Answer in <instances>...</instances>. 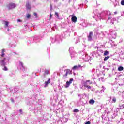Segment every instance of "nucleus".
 I'll return each mask as SVG.
<instances>
[{
    "label": "nucleus",
    "instance_id": "34",
    "mask_svg": "<svg viewBox=\"0 0 124 124\" xmlns=\"http://www.w3.org/2000/svg\"><path fill=\"white\" fill-rule=\"evenodd\" d=\"M108 20H110V17H108Z\"/></svg>",
    "mask_w": 124,
    "mask_h": 124
},
{
    "label": "nucleus",
    "instance_id": "1",
    "mask_svg": "<svg viewBox=\"0 0 124 124\" xmlns=\"http://www.w3.org/2000/svg\"><path fill=\"white\" fill-rule=\"evenodd\" d=\"M9 58L8 57H4L3 59L0 60V65L2 66H4L3 68V70L4 71H7L8 70L7 67L5 66L8 64V62H9Z\"/></svg>",
    "mask_w": 124,
    "mask_h": 124
},
{
    "label": "nucleus",
    "instance_id": "5",
    "mask_svg": "<svg viewBox=\"0 0 124 124\" xmlns=\"http://www.w3.org/2000/svg\"><path fill=\"white\" fill-rule=\"evenodd\" d=\"M93 32H90L89 33V35L87 36L88 41H92V40H93Z\"/></svg>",
    "mask_w": 124,
    "mask_h": 124
},
{
    "label": "nucleus",
    "instance_id": "30",
    "mask_svg": "<svg viewBox=\"0 0 124 124\" xmlns=\"http://www.w3.org/2000/svg\"><path fill=\"white\" fill-rule=\"evenodd\" d=\"M52 16H53V15L52 14H50V18L52 17Z\"/></svg>",
    "mask_w": 124,
    "mask_h": 124
},
{
    "label": "nucleus",
    "instance_id": "10",
    "mask_svg": "<svg viewBox=\"0 0 124 124\" xmlns=\"http://www.w3.org/2000/svg\"><path fill=\"white\" fill-rule=\"evenodd\" d=\"M5 49H2V51H1V57L0 58H4V56H5V54H4V52H5Z\"/></svg>",
    "mask_w": 124,
    "mask_h": 124
},
{
    "label": "nucleus",
    "instance_id": "15",
    "mask_svg": "<svg viewBox=\"0 0 124 124\" xmlns=\"http://www.w3.org/2000/svg\"><path fill=\"white\" fill-rule=\"evenodd\" d=\"M19 64H20V65H21V66L22 67V68H23V69H25V67H24V64H23V62H20Z\"/></svg>",
    "mask_w": 124,
    "mask_h": 124
},
{
    "label": "nucleus",
    "instance_id": "11",
    "mask_svg": "<svg viewBox=\"0 0 124 124\" xmlns=\"http://www.w3.org/2000/svg\"><path fill=\"white\" fill-rule=\"evenodd\" d=\"M94 102H95V101H94V100H93V99H91L90 101H89V103L90 104H93L94 103Z\"/></svg>",
    "mask_w": 124,
    "mask_h": 124
},
{
    "label": "nucleus",
    "instance_id": "28",
    "mask_svg": "<svg viewBox=\"0 0 124 124\" xmlns=\"http://www.w3.org/2000/svg\"><path fill=\"white\" fill-rule=\"evenodd\" d=\"M7 31H9V28H8V29H7Z\"/></svg>",
    "mask_w": 124,
    "mask_h": 124
},
{
    "label": "nucleus",
    "instance_id": "24",
    "mask_svg": "<svg viewBox=\"0 0 124 124\" xmlns=\"http://www.w3.org/2000/svg\"><path fill=\"white\" fill-rule=\"evenodd\" d=\"M45 74H49V71H46L45 72Z\"/></svg>",
    "mask_w": 124,
    "mask_h": 124
},
{
    "label": "nucleus",
    "instance_id": "16",
    "mask_svg": "<svg viewBox=\"0 0 124 124\" xmlns=\"http://www.w3.org/2000/svg\"><path fill=\"white\" fill-rule=\"evenodd\" d=\"M109 54V52L107 51H105L104 53V56H107Z\"/></svg>",
    "mask_w": 124,
    "mask_h": 124
},
{
    "label": "nucleus",
    "instance_id": "25",
    "mask_svg": "<svg viewBox=\"0 0 124 124\" xmlns=\"http://www.w3.org/2000/svg\"><path fill=\"white\" fill-rule=\"evenodd\" d=\"M85 124H91V122L90 121H87L85 123Z\"/></svg>",
    "mask_w": 124,
    "mask_h": 124
},
{
    "label": "nucleus",
    "instance_id": "7",
    "mask_svg": "<svg viewBox=\"0 0 124 124\" xmlns=\"http://www.w3.org/2000/svg\"><path fill=\"white\" fill-rule=\"evenodd\" d=\"M51 83V78H49L47 81H45V86L44 88H47L48 87V85Z\"/></svg>",
    "mask_w": 124,
    "mask_h": 124
},
{
    "label": "nucleus",
    "instance_id": "2",
    "mask_svg": "<svg viewBox=\"0 0 124 124\" xmlns=\"http://www.w3.org/2000/svg\"><path fill=\"white\" fill-rule=\"evenodd\" d=\"M6 7L9 10H11L16 7V4L12 2L8 3L7 4Z\"/></svg>",
    "mask_w": 124,
    "mask_h": 124
},
{
    "label": "nucleus",
    "instance_id": "8",
    "mask_svg": "<svg viewBox=\"0 0 124 124\" xmlns=\"http://www.w3.org/2000/svg\"><path fill=\"white\" fill-rule=\"evenodd\" d=\"M4 25H5V28H8V25H9V22L6 21L5 20L3 21Z\"/></svg>",
    "mask_w": 124,
    "mask_h": 124
},
{
    "label": "nucleus",
    "instance_id": "31",
    "mask_svg": "<svg viewBox=\"0 0 124 124\" xmlns=\"http://www.w3.org/2000/svg\"><path fill=\"white\" fill-rule=\"evenodd\" d=\"M90 82V80H87V81H86V82H87V83H88V82Z\"/></svg>",
    "mask_w": 124,
    "mask_h": 124
},
{
    "label": "nucleus",
    "instance_id": "32",
    "mask_svg": "<svg viewBox=\"0 0 124 124\" xmlns=\"http://www.w3.org/2000/svg\"><path fill=\"white\" fill-rule=\"evenodd\" d=\"M114 14H117V12H114Z\"/></svg>",
    "mask_w": 124,
    "mask_h": 124
},
{
    "label": "nucleus",
    "instance_id": "22",
    "mask_svg": "<svg viewBox=\"0 0 124 124\" xmlns=\"http://www.w3.org/2000/svg\"><path fill=\"white\" fill-rule=\"evenodd\" d=\"M121 5H124V0H122L121 2Z\"/></svg>",
    "mask_w": 124,
    "mask_h": 124
},
{
    "label": "nucleus",
    "instance_id": "19",
    "mask_svg": "<svg viewBox=\"0 0 124 124\" xmlns=\"http://www.w3.org/2000/svg\"><path fill=\"white\" fill-rule=\"evenodd\" d=\"M87 86H88V82H87V81H86V82L84 83V87H85V88H86Z\"/></svg>",
    "mask_w": 124,
    "mask_h": 124
},
{
    "label": "nucleus",
    "instance_id": "27",
    "mask_svg": "<svg viewBox=\"0 0 124 124\" xmlns=\"http://www.w3.org/2000/svg\"><path fill=\"white\" fill-rule=\"evenodd\" d=\"M17 22H22V20L20 19H17Z\"/></svg>",
    "mask_w": 124,
    "mask_h": 124
},
{
    "label": "nucleus",
    "instance_id": "9",
    "mask_svg": "<svg viewBox=\"0 0 124 124\" xmlns=\"http://www.w3.org/2000/svg\"><path fill=\"white\" fill-rule=\"evenodd\" d=\"M80 67H81V65L74 66L72 68V70H76V69H78V68H80Z\"/></svg>",
    "mask_w": 124,
    "mask_h": 124
},
{
    "label": "nucleus",
    "instance_id": "6",
    "mask_svg": "<svg viewBox=\"0 0 124 124\" xmlns=\"http://www.w3.org/2000/svg\"><path fill=\"white\" fill-rule=\"evenodd\" d=\"M71 21L73 22V23H76V22H77V17L73 15H72Z\"/></svg>",
    "mask_w": 124,
    "mask_h": 124
},
{
    "label": "nucleus",
    "instance_id": "3",
    "mask_svg": "<svg viewBox=\"0 0 124 124\" xmlns=\"http://www.w3.org/2000/svg\"><path fill=\"white\" fill-rule=\"evenodd\" d=\"M68 74H70V70L67 69L66 70L65 74L63 75V79H66L67 78V75H68Z\"/></svg>",
    "mask_w": 124,
    "mask_h": 124
},
{
    "label": "nucleus",
    "instance_id": "29",
    "mask_svg": "<svg viewBox=\"0 0 124 124\" xmlns=\"http://www.w3.org/2000/svg\"><path fill=\"white\" fill-rule=\"evenodd\" d=\"M19 111H20V113L22 112V109H20Z\"/></svg>",
    "mask_w": 124,
    "mask_h": 124
},
{
    "label": "nucleus",
    "instance_id": "17",
    "mask_svg": "<svg viewBox=\"0 0 124 124\" xmlns=\"http://www.w3.org/2000/svg\"><path fill=\"white\" fill-rule=\"evenodd\" d=\"M108 59H110V56L105 57L104 59V61H107V60H108Z\"/></svg>",
    "mask_w": 124,
    "mask_h": 124
},
{
    "label": "nucleus",
    "instance_id": "4",
    "mask_svg": "<svg viewBox=\"0 0 124 124\" xmlns=\"http://www.w3.org/2000/svg\"><path fill=\"white\" fill-rule=\"evenodd\" d=\"M73 81V78H71L70 79V80L69 81H67L66 82L65 88H68V87L70 86V84L72 83Z\"/></svg>",
    "mask_w": 124,
    "mask_h": 124
},
{
    "label": "nucleus",
    "instance_id": "35",
    "mask_svg": "<svg viewBox=\"0 0 124 124\" xmlns=\"http://www.w3.org/2000/svg\"><path fill=\"white\" fill-rule=\"evenodd\" d=\"M90 84H92V82H90Z\"/></svg>",
    "mask_w": 124,
    "mask_h": 124
},
{
    "label": "nucleus",
    "instance_id": "12",
    "mask_svg": "<svg viewBox=\"0 0 124 124\" xmlns=\"http://www.w3.org/2000/svg\"><path fill=\"white\" fill-rule=\"evenodd\" d=\"M123 70H124V67L120 66L118 67V71H123Z\"/></svg>",
    "mask_w": 124,
    "mask_h": 124
},
{
    "label": "nucleus",
    "instance_id": "21",
    "mask_svg": "<svg viewBox=\"0 0 124 124\" xmlns=\"http://www.w3.org/2000/svg\"><path fill=\"white\" fill-rule=\"evenodd\" d=\"M33 15L36 18H37V14H36V13H34Z\"/></svg>",
    "mask_w": 124,
    "mask_h": 124
},
{
    "label": "nucleus",
    "instance_id": "20",
    "mask_svg": "<svg viewBox=\"0 0 124 124\" xmlns=\"http://www.w3.org/2000/svg\"><path fill=\"white\" fill-rule=\"evenodd\" d=\"M86 88H87L89 90H91V89H92V87L90 85H87Z\"/></svg>",
    "mask_w": 124,
    "mask_h": 124
},
{
    "label": "nucleus",
    "instance_id": "13",
    "mask_svg": "<svg viewBox=\"0 0 124 124\" xmlns=\"http://www.w3.org/2000/svg\"><path fill=\"white\" fill-rule=\"evenodd\" d=\"M26 7L28 8V9H31V5H30V3H26Z\"/></svg>",
    "mask_w": 124,
    "mask_h": 124
},
{
    "label": "nucleus",
    "instance_id": "36",
    "mask_svg": "<svg viewBox=\"0 0 124 124\" xmlns=\"http://www.w3.org/2000/svg\"><path fill=\"white\" fill-rule=\"evenodd\" d=\"M44 77H45V75H44Z\"/></svg>",
    "mask_w": 124,
    "mask_h": 124
},
{
    "label": "nucleus",
    "instance_id": "23",
    "mask_svg": "<svg viewBox=\"0 0 124 124\" xmlns=\"http://www.w3.org/2000/svg\"><path fill=\"white\" fill-rule=\"evenodd\" d=\"M55 15H56L57 17H59V14H58V12H55Z\"/></svg>",
    "mask_w": 124,
    "mask_h": 124
},
{
    "label": "nucleus",
    "instance_id": "26",
    "mask_svg": "<svg viewBox=\"0 0 124 124\" xmlns=\"http://www.w3.org/2000/svg\"><path fill=\"white\" fill-rule=\"evenodd\" d=\"M112 101H113V102H116V100L115 98H113Z\"/></svg>",
    "mask_w": 124,
    "mask_h": 124
},
{
    "label": "nucleus",
    "instance_id": "33",
    "mask_svg": "<svg viewBox=\"0 0 124 124\" xmlns=\"http://www.w3.org/2000/svg\"><path fill=\"white\" fill-rule=\"evenodd\" d=\"M2 76L1 75H0V78H1Z\"/></svg>",
    "mask_w": 124,
    "mask_h": 124
},
{
    "label": "nucleus",
    "instance_id": "14",
    "mask_svg": "<svg viewBox=\"0 0 124 124\" xmlns=\"http://www.w3.org/2000/svg\"><path fill=\"white\" fill-rule=\"evenodd\" d=\"M31 14H27L26 15V18H27V19H30V18H31Z\"/></svg>",
    "mask_w": 124,
    "mask_h": 124
},
{
    "label": "nucleus",
    "instance_id": "18",
    "mask_svg": "<svg viewBox=\"0 0 124 124\" xmlns=\"http://www.w3.org/2000/svg\"><path fill=\"white\" fill-rule=\"evenodd\" d=\"M73 112L75 113H78V112H79V109H75L73 110Z\"/></svg>",
    "mask_w": 124,
    "mask_h": 124
}]
</instances>
